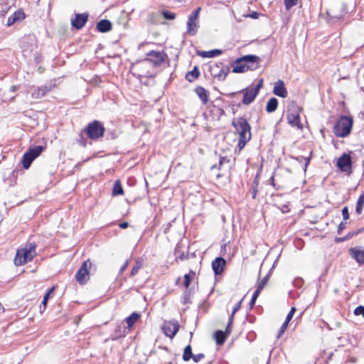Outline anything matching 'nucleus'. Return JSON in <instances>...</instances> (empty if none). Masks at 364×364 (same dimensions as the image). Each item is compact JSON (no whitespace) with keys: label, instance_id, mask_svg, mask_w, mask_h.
Returning a JSON list of instances; mask_svg holds the SVG:
<instances>
[{"label":"nucleus","instance_id":"nucleus-27","mask_svg":"<svg viewBox=\"0 0 364 364\" xmlns=\"http://www.w3.org/2000/svg\"><path fill=\"white\" fill-rule=\"evenodd\" d=\"M199 75L200 71L198 70V68L197 66H195L191 71L187 73V74L186 75V79L188 82H193V80L198 77Z\"/></svg>","mask_w":364,"mask_h":364},{"label":"nucleus","instance_id":"nucleus-32","mask_svg":"<svg viewBox=\"0 0 364 364\" xmlns=\"http://www.w3.org/2000/svg\"><path fill=\"white\" fill-rule=\"evenodd\" d=\"M195 275L196 273L193 270H191L188 274H186L184 275L183 285L185 286L186 288L188 289L189 287L191 282V279Z\"/></svg>","mask_w":364,"mask_h":364},{"label":"nucleus","instance_id":"nucleus-48","mask_svg":"<svg viewBox=\"0 0 364 364\" xmlns=\"http://www.w3.org/2000/svg\"><path fill=\"white\" fill-rule=\"evenodd\" d=\"M204 354L203 353H198V354H196V355H193V357H192L193 361L195 363H198L199 362L202 358H204Z\"/></svg>","mask_w":364,"mask_h":364},{"label":"nucleus","instance_id":"nucleus-57","mask_svg":"<svg viewBox=\"0 0 364 364\" xmlns=\"http://www.w3.org/2000/svg\"><path fill=\"white\" fill-rule=\"evenodd\" d=\"M269 181L271 182V184L272 186L275 187V184H274V176H272L271 178H269Z\"/></svg>","mask_w":364,"mask_h":364},{"label":"nucleus","instance_id":"nucleus-45","mask_svg":"<svg viewBox=\"0 0 364 364\" xmlns=\"http://www.w3.org/2000/svg\"><path fill=\"white\" fill-rule=\"evenodd\" d=\"M342 215L344 220H347L349 218V211L347 206L343 208Z\"/></svg>","mask_w":364,"mask_h":364},{"label":"nucleus","instance_id":"nucleus-54","mask_svg":"<svg viewBox=\"0 0 364 364\" xmlns=\"http://www.w3.org/2000/svg\"><path fill=\"white\" fill-rule=\"evenodd\" d=\"M198 55L203 58H208V51H198Z\"/></svg>","mask_w":364,"mask_h":364},{"label":"nucleus","instance_id":"nucleus-28","mask_svg":"<svg viewBox=\"0 0 364 364\" xmlns=\"http://www.w3.org/2000/svg\"><path fill=\"white\" fill-rule=\"evenodd\" d=\"M140 314L136 312H133L130 316L126 318V322L128 327H132L135 322L139 318Z\"/></svg>","mask_w":364,"mask_h":364},{"label":"nucleus","instance_id":"nucleus-21","mask_svg":"<svg viewBox=\"0 0 364 364\" xmlns=\"http://www.w3.org/2000/svg\"><path fill=\"white\" fill-rule=\"evenodd\" d=\"M51 87L50 85H43L36 88L31 95L34 99H40L46 95L47 92L50 91Z\"/></svg>","mask_w":364,"mask_h":364},{"label":"nucleus","instance_id":"nucleus-12","mask_svg":"<svg viewBox=\"0 0 364 364\" xmlns=\"http://www.w3.org/2000/svg\"><path fill=\"white\" fill-rule=\"evenodd\" d=\"M242 60H244L247 70H256L260 67L261 59L256 55H245L242 56Z\"/></svg>","mask_w":364,"mask_h":364},{"label":"nucleus","instance_id":"nucleus-2","mask_svg":"<svg viewBox=\"0 0 364 364\" xmlns=\"http://www.w3.org/2000/svg\"><path fill=\"white\" fill-rule=\"evenodd\" d=\"M353 124V117L343 115L340 117L333 126V133L338 137L344 138L348 136L352 130Z\"/></svg>","mask_w":364,"mask_h":364},{"label":"nucleus","instance_id":"nucleus-50","mask_svg":"<svg viewBox=\"0 0 364 364\" xmlns=\"http://www.w3.org/2000/svg\"><path fill=\"white\" fill-rule=\"evenodd\" d=\"M346 223L341 222L338 227V234H341L343 229L346 228Z\"/></svg>","mask_w":364,"mask_h":364},{"label":"nucleus","instance_id":"nucleus-4","mask_svg":"<svg viewBox=\"0 0 364 364\" xmlns=\"http://www.w3.org/2000/svg\"><path fill=\"white\" fill-rule=\"evenodd\" d=\"M301 108L294 101H291L287 105V119L288 123L292 127H296L298 129H302L303 126L300 122Z\"/></svg>","mask_w":364,"mask_h":364},{"label":"nucleus","instance_id":"nucleus-24","mask_svg":"<svg viewBox=\"0 0 364 364\" xmlns=\"http://www.w3.org/2000/svg\"><path fill=\"white\" fill-rule=\"evenodd\" d=\"M313 151H311L309 153V155L308 156H294L293 159L298 161L300 164H304V171H306L307 167L312 159Z\"/></svg>","mask_w":364,"mask_h":364},{"label":"nucleus","instance_id":"nucleus-44","mask_svg":"<svg viewBox=\"0 0 364 364\" xmlns=\"http://www.w3.org/2000/svg\"><path fill=\"white\" fill-rule=\"evenodd\" d=\"M295 311H296V308L295 307H291V309H290L289 314L287 316V318H286V320H285L286 322L289 323V321L292 318Z\"/></svg>","mask_w":364,"mask_h":364},{"label":"nucleus","instance_id":"nucleus-7","mask_svg":"<svg viewBox=\"0 0 364 364\" xmlns=\"http://www.w3.org/2000/svg\"><path fill=\"white\" fill-rule=\"evenodd\" d=\"M200 8L195 9L188 16L187 21V33L190 36H195L199 28L198 16Z\"/></svg>","mask_w":364,"mask_h":364},{"label":"nucleus","instance_id":"nucleus-39","mask_svg":"<svg viewBox=\"0 0 364 364\" xmlns=\"http://www.w3.org/2000/svg\"><path fill=\"white\" fill-rule=\"evenodd\" d=\"M163 16L168 20H173L176 18V14L168 11H164L162 12Z\"/></svg>","mask_w":364,"mask_h":364},{"label":"nucleus","instance_id":"nucleus-10","mask_svg":"<svg viewBox=\"0 0 364 364\" xmlns=\"http://www.w3.org/2000/svg\"><path fill=\"white\" fill-rule=\"evenodd\" d=\"M338 168L343 172L351 173L352 159L349 154L343 153L338 159L336 164Z\"/></svg>","mask_w":364,"mask_h":364},{"label":"nucleus","instance_id":"nucleus-9","mask_svg":"<svg viewBox=\"0 0 364 364\" xmlns=\"http://www.w3.org/2000/svg\"><path fill=\"white\" fill-rule=\"evenodd\" d=\"M167 58V55L161 51L151 50L147 53L145 61L151 63L154 67L160 66Z\"/></svg>","mask_w":364,"mask_h":364},{"label":"nucleus","instance_id":"nucleus-25","mask_svg":"<svg viewBox=\"0 0 364 364\" xmlns=\"http://www.w3.org/2000/svg\"><path fill=\"white\" fill-rule=\"evenodd\" d=\"M214 336L216 344L221 346L225 343L228 335L224 331L218 330L215 332Z\"/></svg>","mask_w":364,"mask_h":364},{"label":"nucleus","instance_id":"nucleus-5","mask_svg":"<svg viewBox=\"0 0 364 364\" xmlns=\"http://www.w3.org/2000/svg\"><path fill=\"white\" fill-rule=\"evenodd\" d=\"M83 132L89 139L97 140L104 136L105 128L100 121L94 120L86 126Z\"/></svg>","mask_w":364,"mask_h":364},{"label":"nucleus","instance_id":"nucleus-3","mask_svg":"<svg viewBox=\"0 0 364 364\" xmlns=\"http://www.w3.org/2000/svg\"><path fill=\"white\" fill-rule=\"evenodd\" d=\"M36 245L34 242L27 244L24 248L18 250L14 258V264L16 266H21L30 262L36 256Z\"/></svg>","mask_w":364,"mask_h":364},{"label":"nucleus","instance_id":"nucleus-61","mask_svg":"<svg viewBox=\"0 0 364 364\" xmlns=\"http://www.w3.org/2000/svg\"><path fill=\"white\" fill-rule=\"evenodd\" d=\"M341 18V16H333V18H336L338 20H339Z\"/></svg>","mask_w":364,"mask_h":364},{"label":"nucleus","instance_id":"nucleus-47","mask_svg":"<svg viewBox=\"0 0 364 364\" xmlns=\"http://www.w3.org/2000/svg\"><path fill=\"white\" fill-rule=\"evenodd\" d=\"M260 14L257 12V11H252L250 14H248L247 15H245V17H249V18H253V19H257L259 18Z\"/></svg>","mask_w":364,"mask_h":364},{"label":"nucleus","instance_id":"nucleus-18","mask_svg":"<svg viewBox=\"0 0 364 364\" xmlns=\"http://www.w3.org/2000/svg\"><path fill=\"white\" fill-rule=\"evenodd\" d=\"M273 93L280 97H286L287 96V90L285 87L284 82L282 80H278L275 83L273 89Z\"/></svg>","mask_w":364,"mask_h":364},{"label":"nucleus","instance_id":"nucleus-34","mask_svg":"<svg viewBox=\"0 0 364 364\" xmlns=\"http://www.w3.org/2000/svg\"><path fill=\"white\" fill-rule=\"evenodd\" d=\"M269 280V274L265 276L263 279H262L257 285V287L256 289L259 290L260 291L264 289V287L266 286Z\"/></svg>","mask_w":364,"mask_h":364},{"label":"nucleus","instance_id":"nucleus-30","mask_svg":"<svg viewBox=\"0 0 364 364\" xmlns=\"http://www.w3.org/2000/svg\"><path fill=\"white\" fill-rule=\"evenodd\" d=\"M192 357H193V354L192 353L191 346L188 345L184 348L183 359L184 361H188L191 358H192Z\"/></svg>","mask_w":364,"mask_h":364},{"label":"nucleus","instance_id":"nucleus-43","mask_svg":"<svg viewBox=\"0 0 364 364\" xmlns=\"http://www.w3.org/2000/svg\"><path fill=\"white\" fill-rule=\"evenodd\" d=\"M230 159L227 156H220L218 161V169L221 168V166L224 163H229Z\"/></svg>","mask_w":364,"mask_h":364},{"label":"nucleus","instance_id":"nucleus-1","mask_svg":"<svg viewBox=\"0 0 364 364\" xmlns=\"http://www.w3.org/2000/svg\"><path fill=\"white\" fill-rule=\"evenodd\" d=\"M232 125L239 135L237 148L238 151L240 152L251 139V127L247 120L243 117L233 119Z\"/></svg>","mask_w":364,"mask_h":364},{"label":"nucleus","instance_id":"nucleus-62","mask_svg":"<svg viewBox=\"0 0 364 364\" xmlns=\"http://www.w3.org/2000/svg\"><path fill=\"white\" fill-rule=\"evenodd\" d=\"M338 240H339V241H343V240H344V238H340Z\"/></svg>","mask_w":364,"mask_h":364},{"label":"nucleus","instance_id":"nucleus-58","mask_svg":"<svg viewBox=\"0 0 364 364\" xmlns=\"http://www.w3.org/2000/svg\"><path fill=\"white\" fill-rule=\"evenodd\" d=\"M257 192V191L255 188H253V191H252V198H256Z\"/></svg>","mask_w":364,"mask_h":364},{"label":"nucleus","instance_id":"nucleus-59","mask_svg":"<svg viewBox=\"0 0 364 364\" xmlns=\"http://www.w3.org/2000/svg\"><path fill=\"white\" fill-rule=\"evenodd\" d=\"M215 168L218 169V164H214L210 167L211 170H214Z\"/></svg>","mask_w":364,"mask_h":364},{"label":"nucleus","instance_id":"nucleus-15","mask_svg":"<svg viewBox=\"0 0 364 364\" xmlns=\"http://www.w3.org/2000/svg\"><path fill=\"white\" fill-rule=\"evenodd\" d=\"M88 19L87 14H77L71 21L72 26L77 30L83 28Z\"/></svg>","mask_w":364,"mask_h":364},{"label":"nucleus","instance_id":"nucleus-22","mask_svg":"<svg viewBox=\"0 0 364 364\" xmlns=\"http://www.w3.org/2000/svg\"><path fill=\"white\" fill-rule=\"evenodd\" d=\"M96 28L98 31L101 33H106L112 29V24L109 20L102 19L97 23Z\"/></svg>","mask_w":364,"mask_h":364},{"label":"nucleus","instance_id":"nucleus-36","mask_svg":"<svg viewBox=\"0 0 364 364\" xmlns=\"http://www.w3.org/2000/svg\"><path fill=\"white\" fill-rule=\"evenodd\" d=\"M54 290V287H53L52 288H50L48 292L44 295L43 296V299L42 301V304L43 305V308L46 309V305H47V302H48V300L50 298V295L51 294V292H53V291Z\"/></svg>","mask_w":364,"mask_h":364},{"label":"nucleus","instance_id":"nucleus-55","mask_svg":"<svg viewBox=\"0 0 364 364\" xmlns=\"http://www.w3.org/2000/svg\"><path fill=\"white\" fill-rule=\"evenodd\" d=\"M119 226L122 229H125L129 226V223L128 222H122V223H119Z\"/></svg>","mask_w":364,"mask_h":364},{"label":"nucleus","instance_id":"nucleus-14","mask_svg":"<svg viewBox=\"0 0 364 364\" xmlns=\"http://www.w3.org/2000/svg\"><path fill=\"white\" fill-rule=\"evenodd\" d=\"M349 254L359 264H364V247L356 246L349 249Z\"/></svg>","mask_w":364,"mask_h":364},{"label":"nucleus","instance_id":"nucleus-46","mask_svg":"<svg viewBox=\"0 0 364 364\" xmlns=\"http://www.w3.org/2000/svg\"><path fill=\"white\" fill-rule=\"evenodd\" d=\"M242 299H241L240 301H239L235 305V306L233 307V309H232V314L230 315H233V316H235V313L240 309L241 307V304H242Z\"/></svg>","mask_w":364,"mask_h":364},{"label":"nucleus","instance_id":"nucleus-60","mask_svg":"<svg viewBox=\"0 0 364 364\" xmlns=\"http://www.w3.org/2000/svg\"><path fill=\"white\" fill-rule=\"evenodd\" d=\"M237 92H230L228 95L230 97H234Z\"/></svg>","mask_w":364,"mask_h":364},{"label":"nucleus","instance_id":"nucleus-16","mask_svg":"<svg viewBox=\"0 0 364 364\" xmlns=\"http://www.w3.org/2000/svg\"><path fill=\"white\" fill-rule=\"evenodd\" d=\"M220 66L216 64L215 67L211 68L212 74L215 77H217L219 80H224L230 72V68L228 66H223L220 70L217 72V69H219Z\"/></svg>","mask_w":364,"mask_h":364},{"label":"nucleus","instance_id":"nucleus-26","mask_svg":"<svg viewBox=\"0 0 364 364\" xmlns=\"http://www.w3.org/2000/svg\"><path fill=\"white\" fill-rule=\"evenodd\" d=\"M277 107H278L277 99L275 97H271L267 103L266 111L268 113H272L277 109Z\"/></svg>","mask_w":364,"mask_h":364},{"label":"nucleus","instance_id":"nucleus-33","mask_svg":"<svg viewBox=\"0 0 364 364\" xmlns=\"http://www.w3.org/2000/svg\"><path fill=\"white\" fill-rule=\"evenodd\" d=\"M141 267H142L141 261L139 259H137L136 261L135 265L132 269L129 277H132L135 276L138 273L139 270L141 268Z\"/></svg>","mask_w":364,"mask_h":364},{"label":"nucleus","instance_id":"nucleus-29","mask_svg":"<svg viewBox=\"0 0 364 364\" xmlns=\"http://www.w3.org/2000/svg\"><path fill=\"white\" fill-rule=\"evenodd\" d=\"M364 206V192L359 196L355 207V211L358 214H360Z\"/></svg>","mask_w":364,"mask_h":364},{"label":"nucleus","instance_id":"nucleus-31","mask_svg":"<svg viewBox=\"0 0 364 364\" xmlns=\"http://www.w3.org/2000/svg\"><path fill=\"white\" fill-rule=\"evenodd\" d=\"M124 193L122 186L119 181H117L112 188V194L114 196L122 195Z\"/></svg>","mask_w":364,"mask_h":364},{"label":"nucleus","instance_id":"nucleus-53","mask_svg":"<svg viewBox=\"0 0 364 364\" xmlns=\"http://www.w3.org/2000/svg\"><path fill=\"white\" fill-rule=\"evenodd\" d=\"M262 83H263V80H262V79H260V80H259L258 84H257L256 86L253 87H254V88H255V89L258 92H259V90H260V88H261V87H262Z\"/></svg>","mask_w":364,"mask_h":364},{"label":"nucleus","instance_id":"nucleus-19","mask_svg":"<svg viewBox=\"0 0 364 364\" xmlns=\"http://www.w3.org/2000/svg\"><path fill=\"white\" fill-rule=\"evenodd\" d=\"M26 18V15L22 9H18L10 16L7 20V26H11L16 22H20Z\"/></svg>","mask_w":364,"mask_h":364},{"label":"nucleus","instance_id":"nucleus-51","mask_svg":"<svg viewBox=\"0 0 364 364\" xmlns=\"http://www.w3.org/2000/svg\"><path fill=\"white\" fill-rule=\"evenodd\" d=\"M189 301V293L188 291H186L183 293V303L184 304H188Z\"/></svg>","mask_w":364,"mask_h":364},{"label":"nucleus","instance_id":"nucleus-41","mask_svg":"<svg viewBox=\"0 0 364 364\" xmlns=\"http://www.w3.org/2000/svg\"><path fill=\"white\" fill-rule=\"evenodd\" d=\"M354 314L355 316L362 315L363 317L364 318V306H357L354 310Z\"/></svg>","mask_w":364,"mask_h":364},{"label":"nucleus","instance_id":"nucleus-13","mask_svg":"<svg viewBox=\"0 0 364 364\" xmlns=\"http://www.w3.org/2000/svg\"><path fill=\"white\" fill-rule=\"evenodd\" d=\"M239 92L243 93L242 102L245 105L251 104L259 93L253 87L242 89Z\"/></svg>","mask_w":364,"mask_h":364},{"label":"nucleus","instance_id":"nucleus-42","mask_svg":"<svg viewBox=\"0 0 364 364\" xmlns=\"http://www.w3.org/2000/svg\"><path fill=\"white\" fill-rule=\"evenodd\" d=\"M288 324H289V323H287L286 321L284 322V323L282 325V326L280 327V329L279 331L278 335L277 336V338H280L281 336L284 333Z\"/></svg>","mask_w":364,"mask_h":364},{"label":"nucleus","instance_id":"nucleus-23","mask_svg":"<svg viewBox=\"0 0 364 364\" xmlns=\"http://www.w3.org/2000/svg\"><path fill=\"white\" fill-rule=\"evenodd\" d=\"M195 92L201 100L202 103L203 105H206L208 101V92L204 87L200 86L196 88Z\"/></svg>","mask_w":364,"mask_h":364},{"label":"nucleus","instance_id":"nucleus-40","mask_svg":"<svg viewBox=\"0 0 364 364\" xmlns=\"http://www.w3.org/2000/svg\"><path fill=\"white\" fill-rule=\"evenodd\" d=\"M260 292L261 291L259 290H257V289H256L255 291V292H254V294L252 295V299L250 300V305L251 307H252L255 305V301H256L258 296L259 295Z\"/></svg>","mask_w":364,"mask_h":364},{"label":"nucleus","instance_id":"nucleus-49","mask_svg":"<svg viewBox=\"0 0 364 364\" xmlns=\"http://www.w3.org/2000/svg\"><path fill=\"white\" fill-rule=\"evenodd\" d=\"M129 265V260H126L124 264L120 267L119 274H122Z\"/></svg>","mask_w":364,"mask_h":364},{"label":"nucleus","instance_id":"nucleus-35","mask_svg":"<svg viewBox=\"0 0 364 364\" xmlns=\"http://www.w3.org/2000/svg\"><path fill=\"white\" fill-rule=\"evenodd\" d=\"M299 0H284V4L287 11L291 9L293 6H296Z\"/></svg>","mask_w":364,"mask_h":364},{"label":"nucleus","instance_id":"nucleus-56","mask_svg":"<svg viewBox=\"0 0 364 364\" xmlns=\"http://www.w3.org/2000/svg\"><path fill=\"white\" fill-rule=\"evenodd\" d=\"M188 258V255L187 254H186L185 252H182L180 256H179V259L181 260H184V259H186Z\"/></svg>","mask_w":364,"mask_h":364},{"label":"nucleus","instance_id":"nucleus-37","mask_svg":"<svg viewBox=\"0 0 364 364\" xmlns=\"http://www.w3.org/2000/svg\"><path fill=\"white\" fill-rule=\"evenodd\" d=\"M233 319H234L233 315H230V317H229L228 325L226 326L225 331V333H226V334L228 336L230 335V333H231V331H232V323L233 322Z\"/></svg>","mask_w":364,"mask_h":364},{"label":"nucleus","instance_id":"nucleus-17","mask_svg":"<svg viewBox=\"0 0 364 364\" xmlns=\"http://www.w3.org/2000/svg\"><path fill=\"white\" fill-rule=\"evenodd\" d=\"M226 264V260L221 257H217L212 262V269L215 275L222 274Z\"/></svg>","mask_w":364,"mask_h":364},{"label":"nucleus","instance_id":"nucleus-20","mask_svg":"<svg viewBox=\"0 0 364 364\" xmlns=\"http://www.w3.org/2000/svg\"><path fill=\"white\" fill-rule=\"evenodd\" d=\"M232 73H243L247 72V68L244 60H242V57L235 60L232 64Z\"/></svg>","mask_w":364,"mask_h":364},{"label":"nucleus","instance_id":"nucleus-38","mask_svg":"<svg viewBox=\"0 0 364 364\" xmlns=\"http://www.w3.org/2000/svg\"><path fill=\"white\" fill-rule=\"evenodd\" d=\"M223 53V50L220 49H214L208 50V58H214Z\"/></svg>","mask_w":364,"mask_h":364},{"label":"nucleus","instance_id":"nucleus-52","mask_svg":"<svg viewBox=\"0 0 364 364\" xmlns=\"http://www.w3.org/2000/svg\"><path fill=\"white\" fill-rule=\"evenodd\" d=\"M80 139H77L79 144L82 146H86V139L83 137V135L82 133L80 134Z\"/></svg>","mask_w":364,"mask_h":364},{"label":"nucleus","instance_id":"nucleus-11","mask_svg":"<svg viewBox=\"0 0 364 364\" xmlns=\"http://www.w3.org/2000/svg\"><path fill=\"white\" fill-rule=\"evenodd\" d=\"M180 325L177 321H166L162 326V330L164 334L173 338L178 331Z\"/></svg>","mask_w":364,"mask_h":364},{"label":"nucleus","instance_id":"nucleus-8","mask_svg":"<svg viewBox=\"0 0 364 364\" xmlns=\"http://www.w3.org/2000/svg\"><path fill=\"white\" fill-rule=\"evenodd\" d=\"M92 268V263L90 259L85 261L80 268L75 274V279L80 284H85L90 279L89 269Z\"/></svg>","mask_w":364,"mask_h":364},{"label":"nucleus","instance_id":"nucleus-6","mask_svg":"<svg viewBox=\"0 0 364 364\" xmlns=\"http://www.w3.org/2000/svg\"><path fill=\"white\" fill-rule=\"evenodd\" d=\"M45 149L46 147L43 146H36L34 147H30L23 156V167L25 169H28L31 166L33 161L39 156L43 150H45Z\"/></svg>","mask_w":364,"mask_h":364}]
</instances>
